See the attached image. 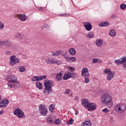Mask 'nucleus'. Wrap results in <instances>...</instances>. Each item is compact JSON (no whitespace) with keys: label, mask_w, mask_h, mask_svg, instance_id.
<instances>
[{"label":"nucleus","mask_w":126,"mask_h":126,"mask_svg":"<svg viewBox=\"0 0 126 126\" xmlns=\"http://www.w3.org/2000/svg\"><path fill=\"white\" fill-rule=\"evenodd\" d=\"M2 43H3V40L2 41L0 40V47H2Z\"/></svg>","instance_id":"864d4df0"},{"label":"nucleus","mask_w":126,"mask_h":126,"mask_svg":"<svg viewBox=\"0 0 126 126\" xmlns=\"http://www.w3.org/2000/svg\"><path fill=\"white\" fill-rule=\"evenodd\" d=\"M20 63V60L16 57V56L13 55L9 58V64L11 66H13L15 65L17 63Z\"/></svg>","instance_id":"20e7f679"},{"label":"nucleus","mask_w":126,"mask_h":126,"mask_svg":"<svg viewBox=\"0 0 126 126\" xmlns=\"http://www.w3.org/2000/svg\"><path fill=\"white\" fill-rule=\"evenodd\" d=\"M100 100L103 104L106 105L108 108L113 107V98L109 94V93H105L102 94L100 97Z\"/></svg>","instance_id":"f257e3e1"},{"label":"nucleus","mask_w":126,"mask_h":126,"mask_svg":"<svg viewBox=\"0 0 126 126\" xmlns=\"http://www.w3.org/2000/svg\"><path fill=\"white\" fill-rule=\"evenodd\" d=\"M96 108H97V105L96 104L91 103H89L87 109H88L89 111H94V110H96Z\"/></svg>","instance_id":"9d476101"},{"label":"nucleus","mask_w":126,"mask_h":126,"mask_svg":"<svg viewBox=\"0 0 126 126\" xmlns=\"http://www.w3.org/2000/svg\"><path fill=\"white\" fill-rule=\"evenodd\" d=\"M104 73H105V74H108L106 76L107 81L112 80V79L115 77V73L112 72L110 69H105L104 71Z\"/></svg>","instance_id":"39448f33"},{"label":"nucleus","mask_w":126,"mask_h":126,"mask_svg":"<svg viewBox=\"0 0 126 126\" xmlns=\"http://www.w3.org/2000/svg\"><path fill=\"white\" fill-rule=\"evenodd\" d=\"M74 120L72 119H70L68 122H66L67 125H72Z\"/></svg>","instance_id":"f704fd0d"},{"label":"nucleus","mask_w":126,"mask_h":126,"mask_svg":"<svg viewBox=\"0 0 126 126\" xmlns=\"http://www.w3.org/2000/svg\"><path fill=\"white\" fill-rule=\"evenodd\" d=\"M126 5L125 3H122L120 5V8L121 9L124 10L125 9V8H126Z\"/></svg>","instance_id":"ea45409f"},{"label":"nucleus","mask_w":126,"mask_h":126,"mask_svg":"<svg viewBox=\"0 0 126 126\" xmlns=\"http://www.w3.org/2000/svg\"><path fill=\"white\" fill-rule=\"evenodd\" d=\"M6 79L7 81H8L7 84L8 87H10V88H16L18 86L19 81L17 79V77L11 75Z\"/></svg>","instance_id":"f03ea898"},{"label":"nucleus","mask_w":126,"mask_h":126,"mask_svg":"<svg viewBox=\"0 0 126 126\" xmlns=\"http://www.w3.org/2000/svg\"><path fill=\"white\" fill-rule=\"evenodd\" d=\"M14 115L17 116L19 119H21L24 116V112L21 109L18 108L14 112Z\"/></svg>","instance_id":"6e6552de"},{"label":"nucleus","mask_w":126,"mask_h":126,"mask_svg":"<svg viewBox=\"0 0 126 126\" xmlns=\"http://www.w3.org/2000/svg\"><path fill=\"white\" fill-rule=\"evenodd\" d=\"M84 27L87 31H90L92 29V25L91 23L88 22H85L83 23Z\"/></svg>","instance_id":"1a4fd4ad"},{"label":"nucleus","mask_w":126,"mask_h":126,"mask_svg":"<svg viewBox=\"0 0 126 126\" xmlns=\"http://www.w3.org/2000/svg\"><path fill=\"white\" fill-rule=\"evenodd\" d=\"M52 91H53V89L52 88L45 87L44 93L46 95H49V94H51V93H52Z\"/></svg>","instance_id":"a211bd4d"},{"label":"nucleus","mask_w":126,"mask_h":126,"mask_svg":"<svg viewBox=\"0 0 126 126\" xmlns=\"http://www.w3.org/2000/svg\"><path fill=\"white\" fill-rule=\"evenodd\" d=\"M81 126H92V123H91L90 120L88 119L82 123Z\"/></svg>","instance_id":"f3484780"},{"label":"nucleus","mask_w":126,"mask_h":126,"mask_svg":"<svg viewBox=\"0 0 126 126\" xmlns=\"http://www.w3.org/2000/svg\"><path fill=\"white\" fill-rule=\"evenodd\" d=\"M18 17L20 18L21 21H26V20L27 19V16L24 14L18 15Z\"/></svg>","instance_id":"6ab92c4d"},{"label":"nucleus","mask_w":126,"mask_h":126,"mask_svg":"<svg viewBox=\"0 0 126 126\" xmlns=\"http://www.w3.org/2000/svg\"><path fill=\"white\" fill-rule=\"evenodd\" d=\"M5 54L6 56H11L12 55V52L10 50H7L5 52Z\"/></svg>","instance_id":"473e14b6"},{"label":"nucleus","mask_w":126,"mask_h":126,"mask_svg":"<svg viewBox=\"0 0 126 126\" xmlns=\"http://www.w3.org/2000/svg\"><path fill=\"white\" fill-rule=\"evenodd\" d=\"M109 36L111 37H115L116 36V31L114 30H111L109 32Z\"/></svg>","instance_id":"bb28decb"},{"label":"nucleus","mask_w":126,"mask_h":126,"mask_svg":"<svg viewBox=\"0 0 126 126\" xmlns=\"http://www.w3.org/2000/svg\"><path fill=\"white\" fill-rule=\"evenodd\" d=\"M100 62H101V61H100L99 59H94L93 60V63H100Z\"/></svg>","instance_id":"e433bc0d"},{"label":"nucleus","mask_w":126,"mask_h":126,"mask_svg":"<svg viewBox=\"0 0 126 126\" xmlns=\"http://www.w3.org/2000/svg\"><path fill=\"white\" fill-rule=\"evenodd\" d=\"M36 86L38 88V89H42L43 87V85H42V84H41L39 82H37L36 83Z\"/></svg>","instance_id":"7c9ffc66"},{"label":"nucleus","mask_w":126,"mask_h":126,"mask_svg":"<svg viewBox=\"0 0 126 126\" xmlns=\"http://www.w3.org/2000/svg\"><path fill=\"white\" fill-rule=\"evenodd\" d=\"M0 101H1V95H0Z\"/></svg>","instance_id":"bf43d9fd"},{"label":"nucleus","mask_w":126,"mask_h":126,"mask_svg":"<svg viewBox=\"0 0 126 126\" xmlns=\"http://www.w3.org/2000/svg\"><path fill=\"white\" fill-rule=\"evenodd\" d=\"M7 99H3L0 102V108H5L8 105Z\"/></svg>","instance_id":"4468645a"},{"label":"nucleus","mask_w":126,"mask_h":126,"mask_svg":"<svg viewBox=\"0 0 126 126\" xmlns=\"http://www.w3.org/2000/svg\"><path fill=\"white\" fill-rule=\"evenodd\" d=\"M38 111L40 116L46 117L49 113V110L45 104H41L39 106Z\"/></svg>","instance_id":"7ed1b4c3"},{"label":"nucleus","mask_w":126,"mask_h":126,"mask_svg":"<svg viewBox=\"0 0 126 126\" xmlns=\"http://www.w3.org/2000/svg\"><path fill=\"white\" fill-rule=\"evenodd\" d=\"M23 58H24V59H27V56L24 55V56H23Z\"/></svg>","instance_id":"13d9d810"},{"label":"nucleus","mask_w":126,"mask_h":126,"mask_svg":"<svg viewBox=\"0 0 126 126\" xmlns=\"http://www.w3.org/2000/svg\"><path fill=\"white\" fill-rule=\"evenodd\" d=\"M24 36V35H23V33L21 32H17L15 34V37L16 38H18V39H21L22 38H23Z\"/></svg>","instance_id":"393cba45"},{"label":"nucleus","mask_w":126,"mask_h":126,"mask_svg":"<svg viewBox=\"0 0 126 126\" xmlns=\"http://www.w3.org/2000/svg\"><path fill=\"white\" fill-rule=\"evenodd\" d=\"M61 123H62V122H61V120H60V119H57L55 122V125H60Z\"/></svg>","instance_id":"c03bdc74"},{"label":"nucleus","mask_w":126,"mask_h":126,"mask_svg":"<svg viewBox=\"0 0 126 126\" xmlns=\"http://www.w3.org/2000/svg\"><path fill=\"white\" fill-rule=\"evenodd\" d=\"M56 120V116L51 115L50 116H48L47 118V123L49 124H54V122Z\"/></svg>","instance_id":"9b49d317"},{"label":"nucleus","mask_w":126,"mask_h":126,"mask_svg":"<svg viewBox=\"0 0 126 126\" xmlns=\"http://www.w3.org/2000/svg\"><path fill=\"white\" fill-rule=\"evenodd\" d=\"M116 17H117V16H116L115 15H113L111 16V18L112 19H116Z\"/></svg>","instance_id":"603ef678"},{"label":"nucleus","mask_w":126,"mask_h":126,"mask_svg":"<svg viewBox=\"0 0 126 126\" xmlns=\"http://www.w3.org/2000/svg\"><path fill=\"white\" fill-rule=\"evenodd\" d=\"M51 64H55L57 63V59L55 58H51Z\"/></svg>","instance_id":"58836bf2"},{"label":"nucleus","mask_w":126,"mask_h":126,"mask_svg":"<svg viewBox=\"0 0 126 126\" xmlns=\"http://www.w3.org/2000/svg\"><path fill=\"white\" fill-rule=\"evenodd\" d=\"M115 109L118 113H124L126 110V105L125 104H119L115 106Z\"/></svg>","instance_id":"423d86ee"},{"label":"nucleus","mask_w":126,"mask_h":126,"mask_svg":"<svg viewBox=\"0 0 126 126\" xmlns=\"http://www.w3.org/2000/svg\"><path fill=\"white\" fill-rule=\"evenodd\" d=\"M102 112H103V113H109V112H110V110H108V109L107 108H105L102 110Z\"/></svg>","instance_id":"de8ad7c7"},{"label":"nucleus","mask_w":126,"mask_h":126,"mask_svg":"<svg viewBox=\"0 0 126 126\" xmlns=\"http://www.w3.org/2000/svg\"><path fill=\"white\" fill-rule=\"evenodd\" d=\"M55 110V106L53 104L50 105L49 111L51 113H54V111Z\"/></svg>","instance_id":"2f4dec72"},{"label":"nucleus","mask_w":126,"mask_h":126,"mask_svg":"<svg viewBox=\"0 0 126 126\" xmlns=\"http://www.w3.org/2000/svg\"><path fill=\"white\" fill-rule=\"evenodd\" d=\"M87 38H90V39H92L94 37V33L92 32H90L87 35Z\"/></svg>","instance_id":"c85d7f7f"},{"label":"nucleus","mask_w":126,"mask_h":126,"mask_svg":"<svg viewBox=\"0 0 126 126\" xmlns=\"http://www.w3.org/2000/svg\"><path fill=\"white\" fill-rule=\"evenodd\" d=\"M95 43L97 47H102V45H103V40L102 39H96Z\"/></svg>","instance_id":"412c9836"},{"label":"nucleus","mask_w":126,"mask_h":126,"mask_svg":"<svg viewBox=\"0 0 126 126\" xmlns=\"http://www.w3.org/2000/svg\"><path fill=\"white\" fill-rule=\"evenodd\" d=\"M39 10H41V11H43V8L42 7H40L39 8H38Z\"/></svg>","instance_id":"6e6d98bb"},{"label":"nucleus","mask_w":126,"mask_h":126,"mask_svg":"<svg viewBox=\"0 0 126 126\" xmlns=\"http://www.w3.org/2000/svg\"><path fill=\"white\" fill-rule=\"evenodd\" d=\"M4 28V25L1 22H0V29L2 30Z\"/></svg>","instance_id":"a18cd8bd"},{"label":"nucleus","mask_w":126,"mask_h":126,"mask_svg":"<svg viewBox=\"0 0 126 126\" xmlns=\"http://www.w3.org/2000/svg\"><path fill=\"white\" fill-rule=\"evenodd\" d=\"M71 78H73L74 77H76L77 76V74H75V73H71Z\"/></svg>","instance_id":"37998d69"},{"label":"nucleus","mask_w":126,"mask_h":126,"mask_svg":"<svg viewBox=\"0 0 126 126\" xmlns=\"http://www.w3.org/2000/svg\"><path fill=\"white\" fill-rule=\"evenodd\" d=\"M69 53L71 56H75V54H76V51L74 48H71L69 49Z\"/></svg>","instance_id":"a878e982"},{"label":"nucleus","mask_w":126,"mask_h":126,"mask_svg":"<svg viewBox=\"0 0 126 126\" xmlns=\"http://www.w3.org/2000/svg\"><path fill=\"white\" fill-rule=\"evenodd\" d=\"M5 45L7 47H11L12 46V42L11 40H3L2 46Z\"/></svg>","instance_id":"dca6fc26"},{"label":"nucleus","mask_w":126,"mask_h":126,"mask_svg":"<svg viewBox=\"0 0 126 126\" xmlns=\"http://www.w3.org/2000/svg\"><path fill=\"white\" fill-rule=\"evenodd\" d=\"M123 66L126 68V62L123 64Z\"/></svg>","instance_id":"4d7b16f0"},{"label":"nucleus","mask_w":126,"mask_h":126,"mask_svg":"<svg viewBox=\"0 0 126 126\" xmlns=\"http://www.w3.org/2000/svg\"><path fill=\"white\" fill-rule=\"evenodd\" d=\"M64 59H66V62L68 63L76 61V58L75 57H65Z\"/></svg>","instance_id":"aec40b11"},{"label":"nucleus","mask_w":126,"mask_h":126,"mask_svg":"<svg viewBox=\"0 0 126 126\" xmlns=\"http://www.w3.org/2000/svg\"><path fill=\"white\" fill-rule=\"evenodd\" d=\"M71 72H69L68 71H66L63 76V80H67V79L71 78Z\"/></svg>","instance_id":"2eb2a0df"},{"label":"nucleus","mask_w":126,"mask_h":126,"mask_svg":"<svg viewBox=\"0 0 126 126\" xmlns=\"http://www.w3.org/2000/svg\"><path fill=\"white\" fill-rule=\"evenodd\" d=\"M44 27L45 28H46V29H49L50 28V26H49V25L48 24H45L44 25Z\"/></svg>","instance_id":"3c124183"},{"label":"nucleus","mask_w":126,"mask_h":126,"mask_svg":"<svg viewBox=\"0 0 126 126\" xmlns=\"http://www.w3.org/2000/svg\"><path fill=\"white\" fill-rule=\"evenodd\" d=\"M32 81H33L34 82H36V81H40V78L39 76H34L32 78Z\"/></svg>","instance_id":"cd10ccee"},{"label":"nucleus","mask_w":126,"mask_h":126,"mask_svg":"<svg viewBox=\"0 0 126 126\" xmlns=\"http://www.w3.org/2000/svg\"><path fill=\"white\" fill-rule=\"evenodd\" d=\"M62 51L61 50H59V51H55L54 52H52V56L53 57H58V56H60V55H61L62 54Z\"/></svg>","instance_id":"b1692460"},{"label":"nucleus","mask_w":126,"mask_h":126,"mask_svg":"<svg viewBox=\"0 0 126 126\" xmlns=\"http://www.w3.org/2000/svg\"><path fill=\"white\" fill-rule=\"evenodd\" d=\"M51 60H52V58H47L45 60V63H48L49 64H51Z\"/></svg>","instance_id":"c9c22d12"},{"label":"nucleus","mask_w":126,"mask_h":126,"mask_svg":"<svg viewBox=\"0 0 126 126\" xmlns=\"http://www.w3.org/2000/svg\"><path fill=\"white\" fill-rule=\"evenodd\" d=\"M99 27H107L109 26V23L108 22H102L99 24Z\"/></svg>","instance_id":"4be33fe9"},{"label":"nucleus","mask_w":126,"mask_h":126,"mask_svg":"<svg viewBox=\"0 0 126 126\" xmlns=\"http://www.w3.org/2000/svg\"><path fill=\"white\" fill-rule=\"evenodd\" d=\"M89 80H90V79H89V78L88 77H85L84 83H88V82H89Z\"/></svg>","instance_id":"49530a36"},{"label":"nucleus","mask_w":126,"mask_h":126,"mask_svg":"<svg viewBox=\"0 0 126 126\" xmlns=\"http://www.w3.org/2000/svg\"><path fill=\"white\" fill-rule=\"evenodd\" d=\"M89 101H88V99L84 98L82 100L81 104L83 107L87 109L88 108V106L89 105Z\"/></svg>","instance_id":"ddd939ff"},{"label":"nucleus","mask_w":126,"mask_h":126,"mask_svg":"<svg viewBox=\"0 0 126 126\" xmlns=\"http://www.w3.org/2000/svg\"><path fill=\"white\" fill-rule=\"evenodd\" d=\"M56 78L58 81H61V80H62L63 79V74H62V72H60L59 73L57 74L56 75Z\"/></svg>","instance_id":"5701e85b"},{"label":"nucleus","mask_w":126,"mask_h":126,"mask_svg":"<svg viewBox=\"0 0 126 126\" xmlns=\"http://www.w3.org/2000/svg\"><path fill=\"white\" fill-rule=\"evenodd\" d=\"M75 100H76V101H77L78 100H79V97H78V96H76V97H75Z\"/></svg>","instance_id":"5fc2aeb1"},{"label":"nucleus","mask_w":126,"mask_h":126,"mask_svg":"<svg viewBox=\"0 0 126 126\" xmlns=\"http://www.w3.org/2000/svg\"><path fill=\"white\" fill-rule=\"evenodd\" d=\"M115 63H116L117 65H119V64H122V63L121 62V60H116L114 61Z\"/></svg>","instance_id":"4c0bfd02"},{"label":"nucleus","mask_w":126,"mask_h":126,"mask_svg":"<svg viewBox=\"0 0 126 126\" xmlns=\"http://www.w3.org/2000/svg\"><path fill=\"white\" fill-rule=\"evenodd\" d=\"M69 92H70V90L67 89V90H66L64 92V94H69Z\"/></svg>","instance_id":"8fccbe9b"},{"label":"nucleus","mask_w":126,"mask_h":126,"mask_svg":"<svg viewBox=\"0 0 126 126\" xmlns=\"http://www.w3.org/2000/svg\"><path fill=\"white\" fill-rule=\"evenodd\" d=\"M56 63H57V64H58V65H61V64H62V63H63V62H62V61L56 60Z\"/></svg>","instance_id":"79ce46f5"},{"label":"nucleus","mask_w":126,"mask_h":126,"mask_svg":"<svg viewBox=\"0 0 126 126\" xmlns=\"http://www.w3.org/2000/svg\"><path fill=\"white\" fill-rule=\"evenodd\" d=\"M44 87L47 88H52L54 85L53 84V82L52 81L47 80L44 82Z\"/></svg>","instance_id":"f8f14e48"},{"label":"nucleus","mask_w":126,"mask_h":126,"mask_svg":"<svg viewBox=\"0 0 126 126\" xmlns=\"http://www.w3.org/2000/svg\"><path fill=\"white\" fill-rule=\"evenodd\" d=\"M81 75L85 78L90 76V74L89 73V69L87 67L83 68L81 71Z\"/></svg>","instance_id":"0eeeda50"},{"label":"nucleus","mask_w":126,"mask_h":126,"mask_svg":"<svg viewBox=\"0 0 126 126\" xmlns=\"http://www.w3.org/2000/svg\"><path fill=\"white\" fill-rule=\"evenodd\" d=\"M39 76V80H43V79H45V78H47L46 75Z\"/></svg>","instance_id":"a19ab883"},{"label":"nucleus","mask_w":126,"mask_h":126,"mask_svg":"<svg viewBox=\"0 0 126 126\" xmlns=\"http://www.w3.org/2000/svg\"><path fill=\"white\" fill-rule=\"evenodd\" d=\"M68 69H69V70L70 71H74V70H75V69L74 68V67H69Z\"/></svg>","instance_id":"09e8293b"},{"label":"nucleus","mask_w":126,"mask_h":126,"mask_svg":"<svg viewBox=\"0 0 126 126\" xmlns=\"http://www.w3.org/2000/svg\"><path fill=\"white\" fill-rule=\"evenodd\" d=\"M19 69H20V72H24L26 70V68L25 66H21L18 67Z\"/></svg>","instance_id":"c756f323"},{"label":"nucleus","mask_w":126,"mask_h":126,"mask_svg":"<svg viewBox=\"0 0 126 126\" xmlns=\"http://www.w3.org/2000/svg\"><path fill=\"white\" fill-rule=\"evenodd\" d=\"M120 62L121 63V64H123V63H125L126 62V57H125L123 58L122 59H120Z\"/></svg>","instance_id":"72a5a7b5"}]
</instances>
